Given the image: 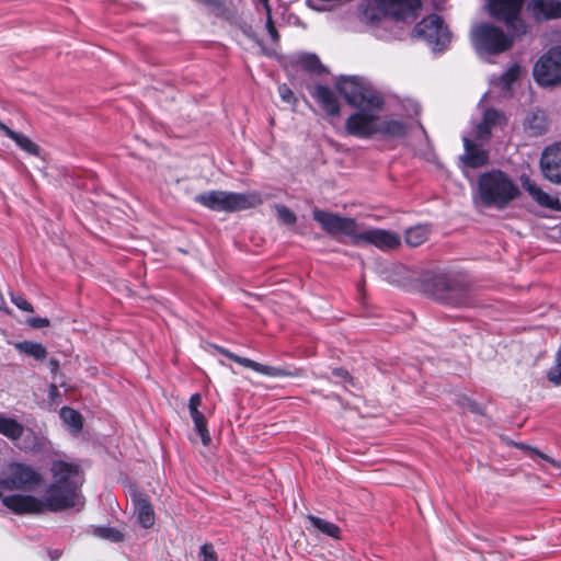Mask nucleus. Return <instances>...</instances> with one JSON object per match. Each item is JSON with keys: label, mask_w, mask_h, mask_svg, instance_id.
I'll list each match as a JSON object with an SVG mask.
<instances>
[{"label": "nucleus", "mask_w": 561, "mask_h": 561, "mask_svg": "<svg viewBox=\"0 0 561 561\" xmlns=\"http://www.w3.org/2000/svg\"><path fill=\"white\" fill-rule=\"evenodd\" d=\"M49 367H50V371L51 373L57 371L59 369V362H58V359L50 358L49 359Z\"/></svg>", "instance_id": "49530a36"}, {"label": "nucleus", "mask_w": 561, "mask_h": 561, "mask_svg": "<svg viewBox=\"0 0 561 561\" xmlns=\"http://www.w3.org/2000/svg\"><path fill=\"white\" fill-rule=\"evenodd\" d=\"M540 169L545 179L561 184V142L546 147L540 157Z\"/></svg>", "instance_id": "dca6fc26"}, {"label": "nucleus", "mask_w": 561, "mask_h": 561, "mask_svg": "<svg viewBox=\"0 0 561 561\" xmlns=\"http://www.w3.org/2000/svg\"><path fill=\"white\" fill-rule=\"evenodd\" d=\"M15 348L25 355L32 356L37 360H44L47 356L45 346L38 342L22 341L15 344Z\"/></svg>", "instance_id": "7c9ffc66"}, {"label": "nucleus", "mask_w": 561, "mask_h": 561, "mask_svg": "<svg viewBox=\"0 0 561 561\" xmlns=\"http://www.w3.org/2000/svg\"><path fill=\"white\" fill-rule=\"evenodd\" d=\"M311 96L319 103L328 116L337 117L341 114L340 101L328 85L316 84L310 92Z\"/></svg>", "instance_id": "6ab92c4d"}, {"label": "nucleus", "mask_w": 561, "mask_h": 561, "mask_svg": "<svg viewBox=\"0 0 561 561\" xmlns=\"http://www.w3.org/2000/svg\"><path fill=\"white\" fill-rule=\"evenodd\" d=\"M199 554L203 561H218L217 552L211 543H204L201 547Z\"/></svg>", "instance_id": "4c0bfd02"}, {"label": "nucleus", "mask_w": 561, "mask_h": 561, "mask_svg": "<svg viewBox=\"0 0 561 561\" xmlns=\"http://www.w3.org/2000/svg\"><path fill=\"white\" fill-rule=\"evenodd\" d=\"M478 193L486 207L503 209L519 195V188L502 170L493 169L479 175Z\"/></svg>", "instance_id": "20e7f679"}, {"label": "nucleus", "mask_w": 561, "mask_h": 561, "mask_svg": "<svg viewBox=\"0 0 561 561\" xmlns=\"http://www.w3.org/2000/svg\"><path fill=\"white\" fill-rule=\"evenodd\" d=\"M534 79L540 87H556L561 83V46L548 49L534 66Z\"/></svg>", "instance_id": "9d476101"}, {"label": "nucleus", "mask_w": 561, "mask_h": 561, "mask_svg": "<svg viewBox=\"0 0 561 561\" xmlns=\"http://www.w3.org/2000/svg\"><path fill=\"white\" fill-rule=\"evenodd\" d=\"M50 471L54 481L48 485L43 499L46 511L56 513L73 507L81 490L80 466L65 460H55Z\"/></svg>", "instance_id": "7ed1b4c3"}, {"label": "nucleus", "mask_w": 561, "mask_h": 561, "mask_svg": "<svg viewBox=\"0 0 561 561\" xmlns=\"http://www.w3.org/2000/svg\"><path fill=\"white\" fill-rule=\"evenodd\" d=\"M278 94L280 99L286 103L296 104L297 102L294 92L286 83H283L278 87Z\"/></svg>", "instance_id": "58836bf2"}, {"label": "nucleus", "mask_w": 561, "mask_h": 561, "mask_svg": "<svg viewBox=\"0 0 561 561\" xmlns=\"http://www.w3.org/2000/svg\"><path fill=\"white\" fill-rule=\"evenodd\" d=\"M465 401H466L465 405H466V407H467L471 412L477 413V414H480V413H481V408H480V405H479L476 401H473V400H471V399H469V398H465Z\"/></svg>", "instance_id": "37998d69"}, {"label": "nucleus", "mask_w": 561, "mask_h": 561, "mask_svg": "<svg viewBox=\"0 0 561 561\" xmlns=\"http://www.w3.org/2000/svg\"><path fill=\"white\" fill-rule=\"evenodd\" d=\"M202 405V396L199 393H193L188 400V411L196 410Z\"/></svg>", "instance_id": "79ce46f5"}, {"label": "nucleus", "mask_w": 561, "mask_h": 561, "mask_svg": "<svg viewBox=\"0 0 561 561\" xmlns=\"http://www.w3.org/2000/svg\"><path fill=\"white\" fill-rule=\"evenodd\" d=\"M0 434L12 442L22 439L21 449L25 451H37L43 447L42 437L30 427H25L13 417L0 413Z\"/></svg>", "instance_id": "f8f14e48"}, {"label": "nucleus", "mask_w": 561, "mask_h": 561, "mask_svg": "<svg viewBox=\"0 0 561 561\" xmlns=\"http://www.w3.org/2000/svg\"><path fill=\"white\" fill-rule=\"evenodd\" d=\"M376 134L385 137H404L407 135V126L403 122L397 119H386L376 127Z\"/></svg>", "instance_id": "bb28decb"}, {"label": "nucleus", "mask_w": 561, "mask_h": 561, "mask_svg": "<svg viewBox=\"0 0 561 561\" xmlns=\"http://www.w3.org/2000/svg\"><path fill=\"white\" fill-rule=\"evenodd\" d=\"M507 123L504 114L493 107L486 108L483 113L481 122L476 128V138L479 140H488L491 137L492 129L496 126H505Z\"/></svg>", "instance_id": "aec40b11"}, {"label": "nucleus", "mask_w": 561, "mask_h": 561, "mask_svg": "<svg viewBox=\"0 0 561 561\" xmlns=\"http://www.w3.org/2000/svg\"><path fill=\"white\" fill-rule=\"evenodd\" d=\"M520 75V67L517 64L511 66L504 73H502L500 81L503 87L510 88L517 81Z\"/></svg>", "instance_id": "2f4dec72"}, {"label": "nucleus", "mask_w": 561, "mask_h": 561, "mask_svg": "<svg viewBox=\"0 0 561 561\" xmlns=\"http://www.w3.org/2000/svg\"><path fill=\"white\" fill-rule=\"evenodd\" d=\"M50 390H51V391H54V392H56V391H57V387H56L55 385H51V386H50Z\"/></svg>", "instance_id": "8fccbe9b"}, {"label": "nucleus", "mask_w": 561, "mask_h": 561, "mask_svg": "<svg viewBox=\"0 0 561 561\" xmlns=\"http://www.w3.org/2000/svg\"><path fill=\"white\" fill-rule=\"evenodd\" d=\"M430 234L431 227L428 225H416L405 230L404 241L409 247L416 248L426 242Z\"/></svg>", "instance_id": "a878e982"}, {"label": "nucleus", "mask_w": 561, "mask_h": 561, "mask_svg": "<svg viewBox=\"0 0 561 561\" xmlns=\"http://www.w3.org/2000/svg\"><path fill=\"white\" fill-rule=\"evenodd\" d=\"M312 218L328 234L335 239L342 236L347 237L353 245H373L385 252L397 250L401 245L398 233L379 228L359 231L358 222L352 217L314 208Z\"/></svg>", "instance_id": "f03ea898"}, {"label": "nucleus", "mask_w": 561, "mask_h": 561, "mask_svg": "<svg viewBox=\"0 0 561 561\" xmlns=\"http://www.w3.org/2000/svg\"><path fill=\"white\" fill-rule=\"evenodd\" d=\"M190 415L194 423V428L199 435L204 446H208L211 443V437L207 427V420L205 415L198 410H190Z\"/></svg>", "instance_id": "c756f323"}, {"label": "nucleus", "mask_w": 561, "mask_h": 561, "mask_svg": "<svg viewBox=\"0 0 561 561\" xmlns=\"http://www.w3.org/2000/svg\"><path fill=\"white\" fill-rule=\"evenodd\" d=\"M465 153L460 157L462 164L470 169H479L489 163V151L473 140L463 138Z\"/></svg>", "instance_id": "a211bd4d"}, {"label": "nucleus", "mask_w": 561, "mask_h": 561, "mask_svg": "<svg viewBox=\"0 0 561 561\" xmlns=\"http://www.w3.org/2000/svg\"><path fill=\"white\" fill-rule=\"evenodd\" d=\"M525 2L526 0H485V10L490 18L504 23L512 35L522 37L530 30L522 18Z\"/></svg>", "instance_id": "0eeeda50"}, {"label": "nucleus", "mask_w": 561, "mask_h": 561, "mask_svg": "<svg viewBox=\"0 0 561 561\" xmlns=\"http://www.w3.org/2000/svg\"><path fill=\"white\" fill-rule=\"evenodd\" d=\"M43 482L42 473L23 462L9 465L8 476L0 481V486L8 491H31Z\"/></svg>", "instance_id": "9b49d317"}, {"label": "nucleus", "mask_w": 561, "mask_h": 561, "mask_svg": "<svg viewBox=\"0 0 561 561\" xmlns=\"http://www.w3.org/2000/svg\"><path fill=\"white\" fill-rule=\"evenodd\" d=\"M4 305H5V300L2 296V294L0 293V309H2Z\"/></svg>", "instance_id": "de8ad7c7"}, {"label": "nucleus", "mask_w": 561, "mask_h": 561, "mask_svg": "<svg viewBox=\"0 0 561 561\" xmlns=\"http://www.w3.org/2000/svg\"><path fill=\"white\" fill-rule=\"evenodd\" d=\"M216 350L224 356H226L228 359L245 367V368H250L252 370H254L255 373L257 374H261V375H264V376H267V377H273V378H278V377H290V378H299L304 375V370L301 368H294V369H288L286 367H280V366H270V365H264V364H261V363H257L253 359H250L248 357H242V356H239L232 352H230L229 350L225 348V347H221V346H216Z\"/></svg>", "instance_id": "ddd939ff"}, {"label": "nucleus", "mask_w": 561, "mask_h": 561, "mask_svg": "<svg viewBox=\"0 0 561 561\" xmlns=\"http://www.w3.org/2000/svg\"><path fill=\"white\" fill-rule=\"evenodd\" d=\"M423 288L435 300L449 307H469L473 301L469 286L447 274H437L423 282Z\"/></svg>", "instance_id": "39448f33"}, {"label": "nucleus", "mask_w": 561, "mask_h": 561, "mask_svg": "<svg viewBox=\"0 0 561 561\" xmlns=\"http://www.w3.org/2000/svg\"><path fill=\"white\" fill-rule=\"evenodd\" d=\"M524 190L531 196V198L541 207H546L556 211L561 210V202L558 197H551L548 193L541 190L533 180L526 178L523 180Z\"/></svg>", "instance_id": "4be33fe9"}, {"label": "nucleus", "mask_w": 561, "mask_h": 561, "mask_svg": "<svg viewBox=\"0 0 561 561\" xmlns=\"http://www.w3.org/2000/svg\"><path fill=\"white\" fill-rule=\"evenodd\" d=\"M547 378L556 386L561 385V351L557 354V364L547 373Z\"/></svg>", "instance_id": "473e14b6"}, {"label": "nucleus", "mask_w": 561, "mask_h": 561, "mask_svg": "<svg viewBox=\"0 0 561 561\" xmlns=\"http://www.w3.org/2000/svg\"><path fill=\"white\" fill-rule=\"evenodd\" d=\"M377 7L396 21L415 20L422 8L421 0H375Z\"/></svg>", "instance_id": "4468645a"}, {"label": "nucleus", "mask_w": 561, "mask_h": 561, "mask_svg": "<svg viewBox=\"0 0 561 561\" xmlns=\"http://www.w3.org/2000/svg\"><path fill=\"white\" fill-rule=\"evenodd\" d=\"M332 375L337 379V382L350 383V385L354 383V378L348 373V370L343 367L333 368Z\"/></svg>", "instance_id": "c9c22d12"}, {"label": "nucleus", "mask_w": 561, "mask_h": 561, "mask_svg": "<svg viewBox=\"0 0 561 561\" xmlns=\"http://www.w3.org/2000/svg\"><path fill=\"white\" fill-rule=\"evenodd\" d=\"M137 518L144 528H150L154 524V511L149 496L138 494L135 499Z\"/></svg>", "instance_id": "b1692460"}, {"label": "nucleus", "mask_w": 561, "mask_h": 561, "mask_svg": "<svg viewBox=\"0 0 561 561\" xmlns=\"http://www.w3.org/2000/svg\"><path fill=\"white\" fill-rule=\"evenodd\" d=\"M256 1L264 7L266 15L272 14V7L270 4V0H256Z\"/></svg>", "instance_id": "c03bdc74"}, {"label": "nucleus", "mask_w": 561, "mask_h": 561, "mask_svg": "<svg viewBox=\"0 0 561 561\" xmlns=\"http://www.w3.org/2000/svg\"><path fill=\"white\" fill-rule=\"evenodd\" d=\"M278 218L286 225H294L297 220L296 215L286 206H277Z\"/></svg>", "instance_id": "f704fd0d"}, {"label": "nucleus", "mask_w": 561, "mask_h": 561, "mask_svg": "<svg viewBox=\"0 0 561 561\" xmlns=\"http://www.w3.org/2000/svg\"><path fill=\"white\" fill-rule=\"evenodd\" d=\"M194 202L213 211L236 213L255 208L263 199L259 192L236 193L214 190L196 195Z\"/></svg>", "instance_id": "423d86ee"}, {"label": "nucleus", "mask_w": 561, "mask_h": 561, "mask_svg": "<svg viewBox=\"0 0 561 561\" xmlns=\"http://www.w3.org/2000/svg\"><path fill=\"white\" fill-rule=\"evenodd\" d=\"M335 88L348 105L360 110L346 118L345 133L360 139L376 135L377 116L368 112L382 110V95L356 76H341L335 82Z\"/></svg>", "instance_id": "f257e3e1"}, {"label": "nucleus", "mask_w": 561, "mask_h": 561, "mask_svg": "<svg viewBox=\"0 0 561 561\" xmlns=\"http://www.w3.org/2000/svg\"><path fill=\"white\" fill-rule=\"evenodd\" d=\"M297 65L309 73L322 75L328 71L316 54L305 53L300 55L297 59Z\"/></svg>", "instance_id": "cd10ccee"}, {"label": "nucleus", "mask_w": 561, "mask_h": 561, "mask_svg": "<svg viewBox=\"0 0 561 561\" xmlns=\"http://www.w3.org/2000/svg\"><path fill=\"white\" fill-rule=\"evenodd\" d=\"M11 301L20 310L25 312H33L34 308L30 301H27L22 295H11Z\"/></svg>", "instance_id": "e433bc0d"}, {"label": "nucleus", "mask_w": 561, "mask_h": 561, "mask_svg": "<svg viewBox=\"0 0 561 561\" xmlns=\"http://www.w3.org/2000/svg\"><path fill=\"white\" fill-rule=\"evenodd\" d=\"M514 35L493 23L481 22L471 31V41L478 51L489 55H499L510 50L514 45Z\"/></svg>", "instance_id": "6e6552de"}, {"label": "nucleus", "mask_w": 561, "mask_h": 561, "mask_svg": "<svg viewBox=\"0 0 561 561\" xmlns=\"http://www.w3.org/2000/svg\"><path fill=\"white\" fill-rule=\"evenodd\" d=\"M98 533L100 537L108 539L113 542H119L124 539L123 534L118 529L113 527H100L98 529Z\"/></svg>", "instance_id": "72a5a7b5"}, {"label": "nucleus", "mask_w": 561, "mask_h": 561, "mask_svg": "<svg viewBox=\"0 0 561 561\" xmlns=\"http://www.w3.org/2000/svg\"><path fill=\"white\" fill-rule=\"evenodd\" d=\"M27 324L33 329H43L50 325V321L47 318L34 317L27 319Z\"/></svg>", "instance_id": "a19ab883"}, {"label": "nucleus", "mask_w": 561, "mask_h": 561, "mask_svg": "<svg viewBox=\"0 0 561 561\" xmlns=\"http://www.w3.org/2000/svg\"><path fill=\"white\" fill-rule=\"evenodd\" d=\"M0 131H2L8 138L12 139L15 145L26 153L38 157L41 153V148L37 144H35L31 138L25 136L24 134L18 133L7 126L3 122L0 121Z\"/></svg>", "instance_id": "5701e85b"}, {"label": "nucleus", "mask_w": 561, "mask_h": 561, "mask_svg": "<svg viewBox=\"0 0 561 561\" xmlns=\"http://www.w3.org/2000/svg\"><path fill=\"white\" fill-rule=\"evenodd\" d=\"M526 9L537 23L561 19V0H529Z\"/></svg>", "instance_id": "f3484780"}, {"label": "nucleus", "mask_w": 561, "mask_h": 561, "mask_svg": "<svg viewBox=\"0 0 561 561\" xmlns=\"http://www.w3.org/2000/svg\"><path fill=\"white\" fill-rule=\"evenodd\" d=\"M243 33L251 39L255 41L257 44H261L262 42L256 38L255 34L251 32V26H248V28L243 30Z\"/></svg>", "instance_id": "a18cd8bd"}, {"label": "nucleus", "mask_w": 561, "mask_h": 561, "mask_svg": "<svg viewBox=\"0 0 561 561\" xmlns=\"http://www.w3.org/2000/svg\"><path fill=\"white\" fill-rule=\"evenodd\" d=\"M265 26L272 41L277 43L279 41V33L274 24L273 14L266 15Z\"/></svg>", "instance_id": "ea45409f"}, {"label": "nucleus", "mask_w": 561, "mask_h": 561, "mask_svg": "<svg viewBox=\"0 0 561 561\" xmlns=\"http://www.w3.org/2000/svg\"><path fill=\"white\" fill-rule=\"evenodd\" d=\"M59 416L71 434L78 435L82 431L83 417L79 411L70 407H62L59 411Z\"/></svg>", "instance_id": "393cba45"}, {"label": "nucleus", "mask_w": 561, "mask_h": 561, "mask_svg": "<svg viewBox=\"0 0 561 561\" xmlns=\"http://www.w3.org/2000/svg\"><path fill=\"white\" fill-rule=\"evenodd\" d=\"M414 30L434 51H443L451 41V33L444 19L438 14L423 18Z\"/></svg>", "instance_id": "1a4fd4ad"}, {"label": "nucleus", "mask_w": 561, "mask_h": 561, "mask_svg": "<svg viewBox=\"0 0 561 561\" xmlns=\"http://www.w3.org/2000/svg\"><path fill=\"white\" fill-rule=\"evenodd\" d=\"M307 519L321 534L333 539L341 538V528L336 524L322 519L314 515H308Z\"/></svg>", "instance_id": "c85d7f7f"}, {"label": "nucleus", "mask_w": 561, "mask_h": 561, "mask_svg": "<svg viewBox=\"0 0 561 561\" xmlns=\"http://www.w3.org/2000/svg\"><path fill=\"white\" fill-rule=\"evenodd\" d=\"M2 504L16 515H38L46 511L44 501L30 494L5 495Z\"/></svg>", "instance_id": "2eb2a0df"}, {"label": "nucleus", "mask_w": 561, "mask_h": 561, "mask_svg": "<svg viewBox=\"0 0 561 561\" xmlns=\"http://www.w3.org/2000/svg\"><path fill=\"white\" fill-rule=\"evenodd\" d=\"M524 131L529 137L545 135L549 128L548 115L543 110L535 108L527 113L523 123Z\"/></svg>", "instance_id": "412c9836"}, {"label": "nucleus", "mask_w": 561, "mask_h": 561, "mask_svg": "<svg viewBox=\"0 0 561 561\" xmlns=\"http://www.w3.org/2000/svg\"><path fill=\"white\" fill-rule=\"evenodd\" d=\"M537 454H538L542 459H546V460H548V459H549L547 456H545L543 454H541V453H539V451H537Z\"/></svg>", "instance_id": "09e8293b"}]
</instances>
